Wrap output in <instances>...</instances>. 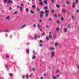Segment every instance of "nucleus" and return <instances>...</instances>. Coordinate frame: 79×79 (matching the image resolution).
Returning <instances> with one entry per match:
<instances>
[{
	"instance_id": "obj_59",
	"label": "nucleus",
	"mask_w": 79,
	"mask_h": 79,
	"mask_svg": "<svg viewBox=\"0 0 79 79\" xmlns=\"http://www.w3.org/2000/svg\"><path fill=\"white\" fill-rule=\"evenodd\" d=\"M22 77H23V79H24V76H23Z\"/></svg>"
},
{
	"instance_id": "obj_14",
	"label": "nucleus",
	"mask_w": 79,
	"mask_h": 79,
	"mask_svg": "<svg viewBox=\"0 0 79 79\" xmlns=\"http://www.w3.org/2000/svg\"><path fill=\"white\" fill-rule=\"evenodd\" d=\"M49 49H50V50H54V49H55V48H53L50 47L49 48Z\"/></svg>"
},
{
	"instance_id": "obj_42",
	"label": "nucleus",
	"mask_w": 79,
	"mask_h": 79,
	"mask_svg": "<svg viewBox=\"0 0 79 79\" xmlns=\"http://www.w3.org/2000/svg\"><path fill=\"white\" fill-rule=\"evenodd\" d=\"M56 23H60V21L59 20H57Z\"/></svg>"
},
{
	"instance_id": "obj_22",
	"label": "nucleus",
	"mask_w": 79,
	"mask_h": 79,
	"mask_svg": "<svg viewBox=\"0 0 79 79\" xmlns=\"http://www.w3.org/2000/svg\"><path fill=\"white\" fill-rule=\"evenodd\" d=\"M48 12V10H46L44 11V13H47Z\"/></svg>"
},
{
	"instance_id": "obj_52",
	"label": "nucleus",
	"mask_w": 79,
	"mask_h": 79,
	"mask_svg": "<svg viewBox=\"0 0 79 79\" xmlns=\"http://www.w3.org/2000/svg\"><path fill=\"white\" fill-rule=\"evenodd\" d=\"M5 35H6V37H8V35L7 34H6Z\"/></svg>"
},
{
	"instance_id": "obj_10",
	"label": "nucleus",
	"mask_w": 79,
	"mask_h": 79,
	"mask_svg": "<svg viewBox=\"0 0 79 79\" xmlns=\"http://www.w3.org/2000/svg\"><path fill=\"white\" fill-rule=\"evenodd\" d=\"M26 24H24V25H22V26L21 27V28L23 29V28H24V27H26Z\"/></svg>"
},
{
	"instance_id": "obj_5",
	"label": "nucleus",
	"mask_w": 79,
	"mask_h": 79,
	"mask_svg": "<svg viewBox=\"0 0 79 79\" xmlns=\"http://www.w3.org/2000/svg\"><path fill=\"white\" fill-rule=\"evenodd\" d=\"M59 30H60V28L59 27H57L56 28V31L57 32H58V31H59Z\"/></svg>"
},
{
	"instance_id": "obj_28",
	"label": "nucleus",
	"mask_w": 79,
	"mask_h": 79,
	"mask_svg": "<svg viewBox=\"0 0 79 79\" xmlns=\"http://www.w3.org/2000/svg\"><path fill=\"white\" fill-rule=\"evenodd\" d=\"M20 11H23V8L22 7H20Z\"/></svg>"
},
{
	"instance_id": "obj_17",
	"label": "nucleus",
	"mask_w": 79,
	"mask_h": 79,
	"mask_svg": "<svg viewBox=\"0 0 79 79\" xmlns=\"http://www.w3.org/2000/svg\"><path fill=\"white\" fill-rule=\"evenodd\" d=\"M56 8H59L60 7V6L59 5H56Z\"/></svg>"
},
{
	"instance_id": "obj_47",
	"label": "nucleus",
	"mask_w": 79,
	"mask_h": 79,
	"mask_svg": "<svg viewBox=\"0 0 79 79\" xmlns=\"http://www.w3.org/2000/svg\"><path fill=\"white\" fill-rule=\"evenodd\" d=\"M58 16L59 18H60V16H61V15H60V14H58Z\"/></svg>"
},
{
	"instance_id": "obj_9",
	"label": "nucleus",
	"mask_w": 79,
	"mask_h": 79,
	"mask_svg": "<svg viewBox=\"0 0 79 79\" xmlns=\"http://www.w3.org/2000/svg\"><path fill=\"white\" fill-rule=\"evenodd\" d=\"M64 31V32H67V29L65 28H64L63 29Z\"/></svg>"
},
{
	"instance_id": "obj_33",
	"label": "nucleus",
	"mask_w": 79,
	"mask_h": 79,
	"mask_svg": "<svg viewBox=\"0 0 79 79\" xmlns=\"http://www.w3.org/2000/svg\"><path fill=\"white\" fill-rule=\"evenodd\" d=\"M63 19H64V18H63V17H61V19H60V20L61 21H63Z\"/></svg>"
},
{
	"instance_id": "obj_18",
	"label": "nucleus",
	"mask_w": 79,
	"mask_h": 79,
	"mask_svg": "<svg viewBox=\"0 0 79 79\" xmlns=\"http://www.w3.org/2000/svg\"><path fill=\"white\" fill-rule=\"evenodd\" d=\"M14 15H16L17 14H18V12H17V11H16V12H14Z\"/></svg>"
},
{
	"instance_id": "obj_62",
	"label": "nucleus",
	"mask_w": 79,
	"mask_h": 79,
	"mask_svg": "<svg viewBox=\"0 0 79 79\" xmlns=\"http://www.w3.org/2000/svg\"><path fill=\"white\" fill-rule=\"evenodd\" d=\"M40 47H42V44H40Z\"/></svg>"
},
{
	"instance_id": "obj_45",
	"label": "nucleus",
	"mask_w": 79,
	"mask_h": 79,
	"mask_svg": "<svg viewBox=\"0 0 79 79\" xmlns=\"http://www.w3.org/2000/svg\"><path fill=\"white\" fill-rule=\"evenodd\" d=\"M59 47L60 48L61 47V44H60L59 45Z\"/></svg>"
},
{
	"instance_id": "obj_3",
	"label": "nucleus",
	"mask_w": 79,
	"mask_h": 79,
	"mask_svg": "<svg viewBox=\"0 0 79 79\" xmlns=\"http://www.w3.org/2000/svg\"><path fill=\"white\" fill-rule=\"evenodd\" d=\"M48 0H44L43 2L44 4H45V5L47 4V1H48Z\"/></svg>"
},
{
	"instance_id": "obj_27",
	"label": "nucleus",
	"mask_w": 79,
	"mask_h": 79,
	"mask_svg": "<svg viewBox=\"0 0 79 79\" xmlns=\"http://www.w3.org/2000/svg\"><path fill=\"white\" fill-rule=\"evenodd\" d=\"M55 35H56V34L55 33L53 35V37H54V38H55V37H56V36Z\"/></svg>"
},
{
	"instance_id": "obj_23",
	"label": "nucleus",
	"mask_w": 79,
	"mask_h": 79,
	"mask_svg": "<svg viewBox=\"0 0 79 79\" xmlns=\"http://www.w3.org/2000/svg\"><path fill=\"white\" fill-rule=\"evenodd\" d=\"M40 5H42L43 6L44 5V4H43V2H41L40 3Z\"/></svg>"
},
{
	"instance_id": "obj_43",
	"label": "nucleus",
	"mask_w": 79,
	"mask_h": 79,
	"mask_svg": "<svg viewBox=\"0 0 79 79\" xmlns=\"http://www.w3.org/2000/svg\"><path fill=\"white\" fill-rule=\"evenodd\" d=\"M54 12H55V11H54V10H53L51 11L52 13H53Z\"/></svg>"
},
{
	"instance_id": "obj_58",
	"label": "nucleus",
	"mask_w": 79,
	"mask_h": 79,
	"mask_svg": "<svg viewBox=\"0 0 79 79\" xmlns=\"http://www.w3.org/2000/svg\"><path fill=\"white\" fill-rule=\"evenodd\" d=\"M6 57L7 58H9V56L8 55H7L6 56Z\"/></svg>"
},
{
	"instance_id": "obj_56",
	"label": "nucleus",
	"mask_w": 79,
	"mask_h": 79,
	"mask_svg": "<svg viewBox=\"0 0 79 79\" xmlns=\"http://www.w3.org/2000/svg\"><path fill=\"white\" fill-rule=\"evenodd\" d=\"M5 67L7 68H8V66H7V65H6Z\"/></svg>"
},
{
	"instance_id": "obj_13",
	"label": "nucleus",
	"mask_w": 79,
	"mask_h": 79,
	"mask_svg": "<svg viewBox=\"0 0 79 79\" xmlns=\"http://www.w3.org/2000/svg\"><path fill=\"white\" fill-rule=\"evenodd\" d=\"M57 16H58L57 15H56V14H54V17H55V18H57Z\"/></svg>"
},
{
	"instance_id": "obj_63",
	"label": "nucleus",
	"mask_w": 79,
	"mask_h": 79,
	"mask_svg": "<svg viewBox=\"0 0 79 79\" xmlns=\"http://www.w3.org/2000/svg\"><path fill=\"white\" fill-rule=\"evenodd\" d=\"M12 37V35H10V38H11Z\"/></svg>"
},
{
	"instance_id": "obj_16",
	"label": "nucleus",
	"mask_w": 79,
	"mask_h": 79,
	"mask_svg": "<svg viewBox=\"0 0 79 79\" xmlns=\"http://www.w3.org/2000/svg\"><path fill=\"white\" fill-rule=\"evenodd\" d=\"M30 12L32 15H33V14H34V11H33V10H31L30 11Z\"/></svg>"
},
{
	"instance_id": "obj_34",
	"label": "nucleus",
	"mask_w": 79,
	"mask_h": 79,
	"mask_svg": "<svg viewBox=\"0 0 79 79\" xmlns=\"http://www.w3.org/2000/svg\"><path fill=\"white\" fill-rule=\"evenodd\" d=\"M9 75L10 76H13V75L12 73H9Z\"/></svg>"
},
{
	"instance_id": "obj_46",
	"label": "nucleus",
	"mask_w": 79,
	"mask_h": 79,
	"mask_svg": "<svg viewBox=\"0 0 79 79\" xmlns=\"http://www.w3.org/2000/svg\"><path fill=\"white\" fill-rule=\"evenodd\" d=\"M39 42L40 43H42V40H40Z\"/></svg>"
},
{
	"instance_id": "obj_7",
	"label": "nucleus",
	"mask_w": 79,
	"mask_h": 79,
	"mask_svg": "<svg viewBox=\"0 0 79 79\" xmlns=\"http://www.w3.org/2000/svg\"><path fill=\"white\" fill-rule=\"evenodd\" d=\"M13 2V1H11V0H9L8 2L7 3H11Z\"/></svg>"
},
{
	"instance_id": "obj_41",
	"label": "nucleus",
	"mask_w": 79,
	"mask_h": 79,
	"mask_svg": "<svg viewBox=\"0 0 79 79\" xmlns=\"http://www.w3.org/2000/svg\"><path fill=\"white\" fill-rule=\"evenodd\" d=\"M66 3L67 5L69 4V2L68 1H67L66 2Z\"/></svg>"
},
{
	"instance_id": "obj_1",
	"label": "nucleus",
	"mask_w": 79,
	"mask_h": 79,
	"mask_svg": "<svg viewBox=\"0 0 79 79\" xmlns=\"http://www.w3.org/2000/svg\"><path fill=\"white\" fill-rule=\"evenodd\" d=\"M39 13L40 14V18H42L44 15V12L43 11H40L39 12Z\"/></svg>"
},
{
	"instance_id": "obj_64",
	"label": "nucleus",
	"mask_w": 79,
	"mask_h": 79,
	"mask_svg": "<svg viewBox=\"0 0 79 79\" xmlns=\"http://www.w3.org/2000/svg\"><path fill=\"white\" fill-rule=\"evenodd\" d=\"M40 79H43V77H41Z\"/></svg>"
},
{
	"instance_id": "obj_53",
	"label": "nucleus",
	"mask_w": 79,
	"mask_h": 79,
	"mask_svg": "<svg viewBox=\"0 0 79 79\" xmlns=\"http://www.w3.org/2000/svg\"><path fill=\"white\" fill-rule=\"evenodd\" d=\"M12 9V8H11V7H10L9 8V10H11Z\"/></svg>"
},
{
	"instance_id": "obj_40",
	"label": "nucleus",
	"mask_w": 79,
	"mask_h": 79,
	"mask_svg": "<svg viewBox=\"0 0 79 79\" xmlns=\"http://www.w3.org/2000/svg\"><path fill=\"white\" fill-rule=\"evenodd\" d=\"M51 2H52V3H54V0H51Z\"/></svg>"
},
{
	"instance_id": "obj_11",
	"label": "nucleus",
	"mask_w": 79,
	"mask_h": 79,
	"mask_svg": "<svg viewBox=\"0 0 79 79\" xmlns=\"http://www.w3.org/2000/svg\"><path fill=\"white\" fill-rule=\"evenodd\" d=\"M32 58L33 59V60H35V56H33Z\"/></svg>"
},
{
	"instance_id": "obj_60",
	"label": "nucleus",
	"mask_w": 79,
	"mask_h": 79,
	"mask_svg": "<svg viewBox=\"0 0 79 79\" xmlns=\"http://www.w3.org/2000/svg\"><path fill=\"white\" fill-rule=\"evenodd\" d=\"M59 76H60V75H57L56 76L57 77H59Z\"/></svg>"
},
{
	"instance_id": "obj_19",
	"label": "nucleus",
	"mask_w": 79,
	"mask_h": 79,
	"mask_svg": "<svg viewBox=\"0 0 79 79\" xmlns=\"http://www.w3.org/2000/svg\"><path fill=\"white\" fill-rule=\"evenodd\" d=\"M25 10H26V12H27L28 11H29V9H28V8H26L25 9Z\"/></svg>"
},
{
	"instance_id": "obj_6",
	"label": "nucleus",
	"mask_w": 79,
	"mask_h": 79,
	"mask_svg": "<svg viewBox=\"0 0 79 79\" xmlns=\"http://www.w3.org/2000/svg\"><path fill=\"white\" fill-rule=\"evenodd\" d=\"M10 16H7L6 17V19L9 20V19H10Z\"/></svg>"
},
{
	"instance_id": "obj_20",
	"label": "nucleus",
	"mask_w": 79,
	"mask_h": 79,
	"mask_svg": "<svg viewBox=\"0 0 79 79\" xmlns=\"http://www.w3.org/2000/svg\"><path fill=\"white\" fill-rule=\"evenodd\" d=\"M36 10L38 11V12H39L40 11V9L38 7H37L36 8Z\"/></svg>"
},
{
	"instance_id": "obj_54",
	"label": "nucleus",
	"mask_w": 79,
	"mask_h": 79,
	"mask_svg": "<svg viewBox=\"0 0 79 79\" xmlns=\"http://www.w3.org/2000/svg\"><path fill=\"white\" fill-rule=\"evenodd\" d=\"M33 26H34V27H36V25L35 24H34Z\"/></svg>"
},
{
	"instance_id": "obj_31",
	"label": "nucleus",
	"mask_w": 79,
	"mask_h": 79,
	"mask_svg": "<svg viewBox=\"0 0 79 79\" xmlns=\"http://www.w3.org/2000/svg\"><path fill=\"white\" fill-rule=\"evenodd\" d=\"M8 0H5L4 2V3H6V2L8 1Z\"/></svg>"
},
{
	"instance_id": "obj_30",
	"label": "nucleus",
	"mask_w": 79,
	"mask_h": 79,
	"mask_svg": "<svg viewBox=\"0 0 79 79\" xmlns=\"http://www.w3.org/2000/svg\"><path fill=\"white\" fill-rule=\"evenodd\" d=\"M44 8L45 10H48V7L47 6H44Z\"/></svg>"
},
{
	"instance_id": "obj_2",
	"label": "nucleus",
	"mask_w": 79,
	"mask_h": 79,
	"mask_svg": "<svg viewBox=\"0 0 79 79\" xmlns=\"http://www.w3.org/2000/svg\"><path fill=\"white\" fill-rule=\"evenodd\" d=\"M55 52H51V55L50 57H51V58H52V57H53V56H55Z\"/></svg>"
},
{
	"instance_id": "obj_48",
	"label": "nucleus",
	"mask_w": 79,
	"mask_h": 79,
	"mask_svg": "<svg viewBox=\"0 0 79 79\" xmlns=\"http://www.w3.org/2000/svg\"><path fill=\"white\" fill-rule=\"evenodd\" d=\"M49 21H52V19L51 18H50L49 19Z\"/></svg>"
},
{
	"instance_id": "obj_49",
	"label": "nucleus",
	"mask_w": 79,
	"mask_h": 79,
	"mask_svg": "<svg viewBox=\"0 0 79 79\" xmlns=\"http://www.w3.org/2000/svg\"><path fill=\"white\" fill-rule=\"evenodd\" d=\"M79 10H77V13H79Z\"/></svg>"
},
{
	"instance_id": "obj_4",
	"label": "nucleus",
	"mask_w": 79,
	"mask_h": 79,
	"mask_svg": "<svg viewBox=\"0 0 79 79\" xmlns=\"http://www.w3.org/2000/svg\"><path fill=\"white\" fill-rule=\"evenodd\" d=\"M75 5H76V3L74 2L73 3V5L72 6V7L73 8H74L76 7V6H75Z\"/></svg>"
},
{
	"instance_id": "obj_37",
	"label": "nucleus",
	"mask_w": 79,
	"mask_h": 79,
	"mask_svg": "<svg viewBox=\"0 0 79 79\" xmlns=\"http://www.w3.org/2000/svg\"><path fill=\"white\" fill-rule=\"evenodd\" d=\"M42 19L40 20L39 22L41 23H42Z\"/></svg>"
},
{
	"instance_id": "obj_25",
	"label": "nucleus",
	"mask_w": 79,
	"mask_h": 79,
	"mask_svg": "<svg viewBox=\"0 0 79 79\" xmlns=\"http://www.w3.org/2000/svg\"><path fill=\"white\" fill-rule=\"evenodd\" d=\"M37 27L38 28H40V24L39 23L37 24Z\"/></svg>"
},
{
	"instance_id": "obj_35",
	"label": "nucleus",
	"mask_w": 79,
	"mask_h": 79,
	"mask_svg": "<svg viewBox=\"0 0 79 79\" xmlns=\"http://www.w3.org/2000/svg\"><path fill=\"white\" fill-rule=\"evenodd\" d=\"M75 2H76V3H77V2H78V0H76L75 1Z\"/></svg>"
},
{
	"instance_id": "obj_29",
	"label": "nucleus",
	"mask_w": 79,
	"mask_h": 79,
	"mask_svg": "<svg viewBox=\"0 0 79 79\" xmlns=\"http://www.w3.org/2000/svg\"><path fill=\"white\" fill-rule=\"evenodd\" d=\"M34 39L35 40L36 39H37V35H35V38Z\"/></svg>"
},
{
	"instance_id": "obj_51",
	"label": "nucleus",
	"mask_w": 79,
	"mask_h": 79,
	"mask_svg": "<svg viewBox=\"0 0 79 79\" xmlns=\"http://www.w3.org/2000/svg\"><path fill=\"white\" fill-rule=\"evenodd\" d=\"M49 38H52V35H50L49 36Z\"/></svg>"
},
{
	"instance_id": "obj_55",
	"label": "nucleus",
	"mask_w": 79,
	"mask_h": 79,
	"mask_svg": "<svg viewBox=\"0 0 79 79\" xmlns=\"http://www.w3.org/2000/svg\"><path fill=\"white\" fill-rule=\"evenodd\" d=\"M48 27H49V26H48V25H47L46 26V28H48Z\"/></svg>"
},
{
	"instance_id": "obj_32",
	"label": "nucleus",
	"mask_w": 79,
	"mask_h": 79,
	"mask_svg": "<svg viewBox=\"0 0 79 79\" xmlns=\"http://www.w3.org/2000/svg\"><path fill=\"white\" fill-rule=\"evenodd\" d=\"M59 71H60V70H56V73H59Z\"/></svg>"
},
{
	"instance_id": "obj_21",
	"label": "nucleus",
	"mask_w": 79,
	"mask_h": 79,
	"mask_svg": "<svg viewBox=\"0 0 79 79\" xmlns=\"http://www.w3.org/2000/svg\"><path fill=\"white\" fill-rule=\"evenodd\" d=\"M48 15H49V14L48 13H46L45 15V17H47L48 16Z\"/></svg>"
},
{
	"instance_id": "obj_15",
	"label": "nucleus",
	"mask_w": 79,
	"mask_h": 79,
	"mask_svg": "<svg viewBox=\"0 0 79 79\" xmlns=\"http://www.w3.org/2000/svg\"><path fill=\"white\" fill-rule=\"evenodd\" d=\"M62 13H64V12H66V10H64L62 9Z\"/></svg>"
},
{
	"instance_id": "obj_44",
	"label": "nucleus",
	"mask_w": 79,
	"mask_h": 79,
	"mask_svg": "<svg viewBox=\"0 0 79 79\" xmlns=\"http://www.w3.org/2000/svg\"><path fill=\"white\" fill-rule=\"evenodd\" d=\"M66 6V4H64L63 5V6L64 7H65V6Z\"/></svg>"
},
{
	"instance_id": "obj_61",
	"label": "nucleus",
	"mask_w": 79,
	"mask_h": 79,
	"mask_svg": "<svg viewBox=\"0 0 79 79\" xmlns=\"http://www.w3.org/2000/svg\"><path fill=\"white\" fill-rule=\"evenodd\" d=\"M72 19H74V17L73 16H72Z\"/></svg>"
},
{
	"instance_id": "obj_36",
	"label": "nucleus",
	"mask_w": 79,
	"mask_h": 79,
	"mask_svg": "<svg viewBox=\"0 0 79 79\" xmlns=\"http://www.w3.org/2000/svg\"><path fill=\"white\" fill-rule=\"evenodd\" d=\"M53 79H56V77L54 76H53Z\"/></svg>"
},
{
	"instance_id": "obj_24",
	"label": "nucleus",
	"mask_w": 79,
	"mask_h": 79,
	"mask_svg": "<svg viewBox=\"0 0 79 79\" xmlns=\"http://www.w3.org/2000/svg\"><path fill=\"white\" fill-rule=\"evenodd\" d=\"M44 35H45V33L44 32L42 34V35L41 36V37H43V36H44Z\"/></svg>"
},
{
	"instance_id": "obj_26",
	"label": "nucleus",
	"mask_w": 79,
	"mask_h": 79,
	"mask_svg": "<svg viewBox=\"0 0 79 79\" xmlns=\"http://www.w3.org/2000/svg\"><path fill=\"white\" fill-rule=\"evenodd\" d=\"M55 46H58V44L57 43H56L55 44Z\"/></svg>"
},
{
	"instance_id": "obj_57",
	"label": "nucleus",
	"mask_w": 79,
	"mask_h": 79,
	"mask_svg": "<svg viewBox=\"0 0 79 79\" xmlns=\"http://www.w3.org/2000/svg\"><path fill=\"white\" fill-rule=\"evenodd\" d=\"M21 6H24V4H21Z\"/></svg>"
},
{
	"instance_id": "obj_38",
	"label": "nucleus",
	"mask_w": 79,
	"mask_h": 79,
	"mask_svg": "<svg viewBox=\"0 0 79 79\" xmlns=\"http://www.w3.org/2000/svg\"><path fill=\"white\" fill-rule=\"evenodd\" d=\"M46 38L47 40H48L49 39V38H48V37H46Z\"/></svg>"
},
{
	"instance_id": "obj_50",
	"label": "nucleus",
	"mask_w": 79,
	"mask_h": 79,
	"mask_svg": "<svg viewBox=\"0 0 79 79\" xmlns=\"http://www.w3.org/2000/svg\"><path fill=\"white\" fill-rule=\"evenodd\" d=\"M68 28L70 27V26L69 25V24L68 25Z\"/></svg>"
},
{
	"instance_id": "obj_39",
	"label": "nucleus",
	"mask_w": 79,
	"mask_h": 79,
	"mask_svg": "<svg viewBox=\"0 0 79 79\" xmlns=\"http://www.w3.org/2000/svg\"><path fill=\"white\" fill-rule=\"evenodd\" d=\"M8 30H4L3 31V32H8Z\"/></svg>"
},
{
	"instance_id": "obj_8",
	"label": "nucleus",
	"mask_w": 79,
	"mask_h": 79,
	"mask_svg": "<svg viewBox=\"0 0 79 79\" xmlns=\"http://www.w3.org/2000/svg\"><path fill=\"white\" fill-rule=\"evenodd\" d=\"M26 52L27 53H29V49H26Z\"/></svg>"
},
{
	"instance_id": "obj_12",
	"label": "nucleus",
	"mask_w": 79,
	"mask_h": 79,
	"mask_svg": "<svg viewBox=\"0 0 79 79\" xmlns=\"http://www.w3.org/2000/svg\"><path fill=\"white\" fill-rule=\"evenodd\" d=\"M32 7L33 8L35 9V8H36V6L35 5H33L32 6Z\"/></svg>"
}]
</instances>
